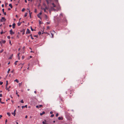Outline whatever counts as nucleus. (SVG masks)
I'll use <instances>...</instances> for the list:
<instances>
[{"label":"nucleus","mask_w":124,"mask_h":124,"mask_svg":"<svg viewBox=\"0 0 124 124\" xmlns=\"http://www.w3.org/2000/svg\"><path fill=\"white\" fill-rule=\"evenodd\" d=\"M52 7H51V10L52 11H55L56 9L54 8H56V6L55 5L54 3H52L51 4Z\"/></svg>","instance_id":"1"},{"label":"nucleus","mask_w":124,"mask_h":124,"mask_svg":"<svg viewBox=\"0 0 124 124\" xmlns=\"http://www.w3.org/2000/svg\"><path fill=\"white\" fill-rule=\"evenodd\" d=\"M10 34L12 35L15 34L14 32L13 31V30L12 29H11L10 31Z\"/></svg>","instance_id":"2"},{"label":"nucleus","mask_w":124,"mask_h":124,"mask_svg":"<svg viewBox=\"0 0 124 124\" xmlns=\"http://www.w3.org/2000/svg\"><path fill=\"white\" fill-rule=\"evenodd\" d=\"M6 20L5 19L4 17H2L1 19L0 20V21L2 22L5 21Z\"/></svg>","instance_id":"3"},{"label":"nucleus","mask_w":124,"mask_h":124,"mask_svg":"<svg viewBox=\"0 0 124 124\" xmlns=\"http://www.w3.org/2000/svg\"><path fill=\"white\" fill-rule=\"evenodd\" d=\"M30 30L28 29H27V31L26 32V33L27 34L28 33H30Z\"/></svg>","instance_id":"4"},{"label":"nucleus","mask_w":124,"mask_h":124,"mask_svg":"<svg viewBox=\"0 0 124 124\" xmlns=\"http://www.w3.org/2000/svg\"><path fill=\"white\" fill-rule=\"evenodd\" d=\"M16 109H15L13 113L12 112V115H13L14 116H15L16 115Z\"/></svg>","instance_id":"5"},{"label":"nucleus","mask_w":124,"mask_h":124,"mask_svg":"<svg viewBox=\"0 0 124 124\" xmlns=\"http://www.w3.org/2000/svg\"><path fill=\"white\" fill-rule=\"evenodd\" d=\"M21 31V32H23L22 34L23 35L25 33V30L24 29H23L22 31Z\"/></svg>","instance_id":"6"},{"label":"nucleus","mask_w":124,"mask_h":124,"mask_svg":"<svg viewBox=\"0 0 124 124\" xmlns=\"http://www.w3.org/2000/svg\"><path fill=\"white\" fill-rule=\"evenodd\" d=\"M42 14V13L40 12L38 14V16L39 18H40V16Z\"/></svg>","instance_id":"7"},{"label":"nucleus","mask_w":124,"mask_h":124,"mask_svg":"<svg viewBox=\"0 0 124 124\" xmlns=\"http://www.w3.org/2000/svg\"><path fill=\"white\" fill-rule=\"evenodd\" d=\"M42 105H40L39 106L37 105L36 106V108H39V107H42Z\"/></svg>","instance_id":"8"},{"label":"nucleus","mask_w":124,"mask_h":124,"mask_svg":"<svg viewBox=\"0 0 124 124\" xmlns=\"http://www.w3.org/2000/svg\"><path fill=\"white\" fill-rule=\"evenodd\" d=\"M15 24L14 23L12 24V28L13 29H14L15 27Z\"/></svg>","instance_id":"9"},{"label":"nucleus","mask_w":124,"mask_h":124,"mask_svg":"<svg viewBox=\"0 0 124 124\" xmlns=\"http://www.w3.org/2000/svg\"><path fill=\"white\" fill-rule=\"evenodd\" d=\"M20 53H19L18 54H17V57L19 60H20V57H19V55H20Z\"/></svg>","instance_id":"10"},{"label":"nucleus","mask_w":124,"mask_h":124,"mask_svg":"<svg viewBox=\"0 0 124 124\" xmlns=\"http://www.w3.org/2000/svg\"><path fill=\"white\" fill-rule=\"evenodd\" d=\"M45 112L44 111H43L42 113H40V116H42L43 114H45Z\"/></svg>","instance_id":"11"},{"label":"nucleus","mask_w":124,"mask_h":124,"mask_svg":"<svg viewBox=\"0 0 124 124\" xmlns=\"http://www.w3.org/2000/svg\"><path fill=\"white\" fill-rule=\"evenodd\" d=\"M27 105H26L25 106H22V108L23 109L24 108L26 107V108H27Z\"/></svg>","instance_id":"12"},{"label":"nucleus","mask_w":124,"mask_h":124,"mask_svg":"<svg viewBox=\"0 0 124 124\" xmlns=\"http://www.w3.org/2000/svg\"><path fill=\"white\" fill-rule=\"evenodd\" d=\"M58 119L59 120H62L63 119V118L62 117H58Z\"/></svg>","instance_id":"13"},{"label":"nucleus","mask_w":124,"mask_h":124,"mask_svg":"<svg viewBox=\"0 0 124 124\" xmlns=\"http://www.w3.org/2000/svg\"><path fill=\"white\" fill-rule=\"evenodd\" d=\"M42 9L43 10H44V12H47L46 11V10L45 9H44V8H42Z\"/></svg>","instance_id":"14"},{"label":"nucleus","mask_w":124,"mask_h":124,"mask_svg":"<svg viewBox=\"0 0 124 124\" xmlns=\"http://www.w3.org/2000/svg\"><path fill=\"white\" fill-rule=\"evenodd\" d=\"M21 23H20V22H19L18 23H17V25L18 26H20L21 24Z\"/></svg>","instance_id":"15"},{"label":"nucleus","mask_w":124,"mask_h":124,"mask_svg":"<svg viewBox=\"0 0 124 124\" xmlns=\"http://www.w3.org/2000/svg\"><path fill=\"white\" fill-rule=\"evenodd\" d=\"M45 18L46 19H47L48 18V17L46 15H45Z\"/></svg>","instance_id":"16"},{"label":"nucleus","mask_w":124,"mask_h":124,"mask_svg":"<svg viewBox=\"0 0 124 124\" xmlns=\"http://www.w3.org/2000/svg\"><path fill=\"white\" fill-rule=\"evenodd\" d=\"M9 6L10 8H12V4H9Z\"/></svg>","instance_id":"17"},{"label":"nucleus","mask_w":124,"mask_h":124,"mask_svg":"<svg viewBox=\"0 0 124 124\" xmlns=\"http://www.w3.org/2000/svg\"><path fill=\"white\" fill-rule=\"evenodd\" d=\"M8 84V81H6V86L7 87Z\"/></svg>","instance_id":"18"},{"label":"nucleus","mask_w":124,"mask_h":124,"mask_svg":"<svg viewBox=\"0 0 124 124\" xmlns=\"http://www.w3.org/2000/svg\"><path fill=\"white\" fill-rule=\"evenodd\" d=\"M17 83H18L19 82V81L17 79H16L15 80H14Z\"/></svg>","instance_id":"19"},{"label":"nucleus","mask_w":124,"mask_h":124,"mask_svg":"<svg viewBox=\"0 0 124 124\" xmlns=\"http://www.w3.org/2000/svg\"><path fill=\"white\" fill-rule=\"evenodd\" d=\"M6 41L5 40H4L2 41V43L3 44L5 43H6Z\"/></svg>","instance_id":"20"},{"label":"nucleus","mask_w":124,"mask_h":124,"mask_svg":"<svg viewBox=\"0 0 124 124\" xmlns=\"http://www.w3.org/2000/svg\"><path fill=\"white\" fill-rule=\"evenodd\" d=\"M18 62V61H16L15 62V65H17V62Z\"/></svg>","instance_id":"21"},{"label":"nucleus","mask_w":124,"mask_h":124,"mask_svg":"<svg viewBox=\"0 0 124 124\" xmlns=\"http://www.w3.org/2000/svg\"><path fill=\"white\" fill-rule=\"evenodd\" d=\"M27 13H25V15H24V17H26V16H27Z\"/></svg>","instance_id":"22"},{"label":"nucleus","mask_w":124,"mask_h":124,"mask_svg":"<svg viewBox=\"0 0 124 124\" xmlns=\"http://www.w3.org/2000/svg\"><path fill=\"white\" fill-rule=\"evenodd\" d=\"M7 115H8L9 116H10V113L9 112H8L7 113Z\"/></svg>","instance_id":"23"},{"label":"nucleus","mask_w":124,"mask_h":124,"mask_svg":"<svg viewBox=\"0 0 124 124\" xmlns=\"http://www.w3.org/2000/svg\"><path fill=\"white\" fill-rule=\"evenodd\" d=\"M13 55V54H12L9 57V59H12V57Z\"/></svg>","instance_id":"24"},{"label":"nucleus","mask_w":124,"mask_h":124,"mask_svg":"<svg viewBox=\"0 0 124 124\" xmlns=\"http://www.w3.org/2000/svg\"><path fill=\"white\" fill-rule=\"evenodd\" d=\"M10 70V69H9L8 70V71L7 72V73H8V74L9 73Z\"/></svg>","instance_id":"25"},{"label":"nucleus","mask_w":124,"mask_h":124,"mask_svg":"<svg viewBox=\"0 0 124 124\" xmlns=\"http://www.w3.org/2000/svg\"><path fill=\"white\" fill-rule=\"evenodd\" d=\"M31 29L32 31H34V30L31 27Z\"/></svg>","instance_id":"26"},{"label":"nucleus","mask_w":124,"mask_h":124,"mask_svg":"<svg viewBox=\"0 0 124 124\" xmlns=\"http://www.w3.org/2000/svg\"><path fill=\"white\" fill-rule=\"evenodd\" d=\"M38 34L39 35H40L41 34V32L40 31H39L38 32Z\"/></svg>","instance_id":"27"},{"label":"nucleus","mask_w":124,"mask_h":124,"mask_svg":"<svg viewBox=\"0 0 124 124\" xmlns=\"http://www.w3.org/2000/svg\"><path fill=\"white\" fill-rule=\"evenodd\" d=\"M22 85V83H20L19 84V85L20 86Z\"/></svg>","instance_id":"28"},{"label":"nucleus","mask_w":124,"mask_h":124,"mask_svg":"<svg viewBox=\"0 0 124 124\" xmlns=\"http://www.w3.org/2000/svg\"><path fill=\"white\" fill-rule=\"evenodd\" d=\"M52 35V38H53L54 37V34H53L52 33H51Z\"/></svg>","instance_id":"29"},{"label":"nucleus","mask_w":124,"mask_h":124,"mask_svg":"<svg viewBox=\"0 0 124 124\" xmlns=\"http://www.w3.org/2000/svg\"><path fill=\"white\" fill-rule=\"evenodd\" d=\"M25 10V9L24 8H23L22 10V12H24Z\"/></svg>","instance_id":"30"},{"label":"nucleus","mask_w":124,"mask_h":124,"mask_svg":"<svg viewBox=\"0 0 124 124\" xmlns=\"http://www.w3.org/2000/svg\"><path fill=\"white\" fill-rule=\"evenodd\" d=\"M7 37L8 39H10V36H8Z\"/></svg>","instance_id":"31"},{"label":"nucleus","mask_w":124,"mask_h":124,"mask_svg":"<svg viewBox=\"0 0 124 124\" xmlns=\"http://www.w3.org/2000/svg\"><path fill=\"white\" fill-rule=\"evenodd\" d=\"M21 102L22 103H24V102L23 101V100H22L21 101Z\"/></svg>","instance_id":"32"},{"label":"nucleus","mask_w":124,"mask_h":124,"mask_svg":"<svg viewBox=\"0 0 124 124\" xmlns=\"http://www.w3.org/2000/svg\"><path fill=\"white\" fill-rule=\"evenodd\" d=\"M3 83V82H0V85H2Z\"/></svg>","instance_id":"33"},{"label":"nucleus","mask_w":124,"mask_h":124,"mask_svg":"<svg viewBox=\"0 0 124 124\" xmlns=\"http://www.w3.org/2000/svg\"><path fill=\"white\" fill-rule=\"evenodd\" d=\"M3 30H2V31L1 32L0 34H3Z\"/></svg>","instance_id":"34"},{"label":"nucleus","mask_w":124,"mask_h":124,"mask_svg":"<svg viewBox=\"0 0 124 124\" xmlns=\"http://www.w3.org/2000/svg\"><path fill=\"white\" fill-rule=\"evenodd\" d=\"M60 17H62L63 16L62 14H60Z\"/></svg>","instance_id":"35"},{"label":"nucleus","mask_w":124,"mask_h":124,"mask_svg":"<svg viewBox=\"0 0 124 124\" xmlns=\"http://www.w3.org/2000/svg\"><path fill=\"white\" fill-rule=\"evenodd\" d=\"M44 9H45L46 10H47L48 9V8L47 7H46Z\"/></svg>","instance_id":"36"},{"label":"nucleus","mask_w":124,"mask_h":124,"mask_svg":"<svg viewBox=\"0 0 124 124\" xmlns=\"http://www.w3.org/2000/svg\"><path fill=\"white\" fill-rule=\"evenodd\" d=\"M54 116V115H53V114H52V115L51 116H51V117H53Z\"/></svg>","instance_id":"37"},{"label":"nucleus","mask_w":124,"mask_h":124,"mask_svg":"<svg viewBox=\"0 0 124 124\" xmlns=\"http://www.w3.org/2000/svg\"><path fill=\"white\" fill-rule=\"evenodd\" d=\"M54 1L56 2V3H58V0H54Z\"/></svg>","instance_id":"38"},{"label":"nucleus","mask_w":124,"mask_h":124,"mask_svg":"<svg viewBox=\"0 0 124 124\" xmlns=\"http://www.w3.org/2000/svg\"><path fill=\"white\" fill-rule=\"evenodd\" d=\"M37 12V10L36 9H35V11H34V12H35V13H36Z\"/></svg>","instance_id":"39"},{"label":"nucleus","mask_w":124,"mask_h":124,"mask_svg":"<svg viewBox=\"0 0 124 124\" xmlns=\"http://www.w3.org/2000/svg\"><path fill=\"white\" fill-rule=\"evenodd\" d=\"M8 121V120L7 119H6V120H5V123L6 124L7 123V122Z\"/></svg>","instance_id":"40"},{"label":"nucleus","mask_w":124,"mask_h":124,"mask_svg":"<svg viewBox=\"0 0 124 124\" xmlns=\"http://www.w3.org/2000/svg\"><path fill=\"white\" fill-rule=\"evenodd\" d=\"M24 56H22V58L23 59H24Z\"/></svg>","instance_id":"41"},{"label":"nucleus","mask_w":124,"mask_h":124,"mask_svg":"<svg viewBox=\"0 0 124 124\" xmlns=\"http://www.w3.org/2000/svg\"><path fill=\"white\" fill-rule=\"evenodd\" d=\"M58 115V113H57L56 115V116H57Z\"/></svg>","instance_id":"42"},{"label":"nucleus","mask_w":124,"mask_h":124,"mask_svg":"<svg viewBox=\"0 0 124 124\" xmlns=\"http://www.w3.org/2000/svg\"><path fill=\"white\" fill-rule=\"evenodd\" d=\"M4 9L3 8V9H2V12H3V13L4 12Z\"/></svg>","instance_id":"43"},{"label":"nucleus","mask_w":124,"mask_h":124,"mask_svg":"<svg viewBox=\"0 0 124 124\" xmlns=\"http://www.w3.org/2000/svg\"><path fill=\"white\" fill-rule=\"evenodd\" d=\"M3 13L5 15H6V13L5 12H3Z\"/></svg>","instance_id":"44"},{"label":"nucleus","mask_w":124,"mask_h":124,"mask_svg":"<svg viewBox=\"0 0 124 124\" xmlns=\"http://www.w3.org/2000/svg\"><path fill=\"white\" fill-rule=\"evenodd\" d=\"M53 113V112L52 111H51L50 112V113L51 114H52Z\"/></svg>","instance_id":"45"},{"label":"nucleus","mask_w":124,"mask_h":124,"mask_svg":"<svg viewBox=\"0 0 124 124\" xmlns=\"http://www.w3.org/2000/svg\"><path fill=\"white\" fill-rule=\"evenodd\" d=\"M29 14H30H30H31V13H31V12H30V10H29Z\"/></svg>","instance_id":"46"},{"label":"nucleus","mask_w":124,"mask_h":124,"mask_svg":"<svg viewBox=\"0 0 124 124\" xmlns=\"http://www.w3.org/2000/svg\"><path fill=\"white\" fill-rule=\"evenodd\" d=\"M6 89L7 90H8V88H7V87H6Z\"/></svg>","instance_id":"47"},{"label":"nucleus","mask_w":124,"mask_h":124,"mask_svg":"<svg viewBox=\"0 0 124 124\" xmlns=\"http://www.w3.org/2000/svg\"><path fill=\"white\" fill-rule=\"evenodd\" d=\"M42 123H43V124H46V123L44 121H43L42 122Z\"/></svg>","instance_id":"48"},{"label":"nucleus","mask_w":124,"mask_h":124,"mask_svg":"<svg viewBox=\"0 0 124 124\" xmlns=\"http://www.w3.org/2000/svg\"><path fill=\"white\" fill-rule=\"evenodd\" d=\"M31 39H34V38L32 37V36H31Z\"/></svg>","instance_id":"49"},{"label":"nucleus","mask_w":124,"mask_h":124,"mask_svg":"<svg viewBox=\"0 0 124 124\" xmlns=\"http://www.w3.org/2000/svg\"><path fill=\"white\" fill-rule=\"evenodd\" d=\"M18 92H17V90H16V94H18Z\"/></svg>","instance_id":"50"},{"label":"nucleus","mask_w":124,"mask_h":124,"mask_svg":"<svg viewBox=\"0 0 124 124\" xmlns=\"http://www.w3.org/2000/svg\"><path fill=\"white\" fill-rule=\"evenodd\" d=\"M2 7L3 8L4 7V4H2L1 5Z\"/></svg>","instance_id":"51"},{"label":"nucleus","mask_w":124,"mask_h":124,"mask_svg":"<svg viewBox=\"0 0 124 124\" xmlns=\"http://www.w3.org/2000/svg\"><path fill=\"white\" fill-rule=\"evenodd\" d=\"M2 94H0V97H2Z\"/></svg>","instance_id":"52"},{"label":"nucleus","mask_w":124,"mask_h":124,"mask_svg":"<svg viewBox=\"0 0 124 124\" xmlns=\"http://www.w3.org/2000/svg\"><path fill=\"white\" fill-rule=\"evenodd\" d=\"M0 103H2V104H4V102H2L1 101V102H0Z\"/></svg>","instance_id":"53"},{"label":"nucleus","mask_w":124,"mask_h":124,"mask_svg":"<svg viewBox=\"0 0 124 124\" xmlns=\"http://www.w3.org/2000/svg\"><path fill=\"white\" fill-rule=\"evenodd\" d=\"M2 117V116L1 115H0V118H1Z\"/></svg>","instance_id":"54"},{"label":"nucleus","mask_w":124,"mask_h":124,"mask_svg":"<svg viewBox=\"0 0 124 124\" xmlns=\"http://www.w3.org/2000/svg\"><path fill=\"white\" fill-rule=\"evenodd\" d=\"M27 116L26 115V116H25V118H27Z\"/></svg>","instance_id":"55"},{"label":"nucleus","mask_w":124,"mask_h":124,"mask_svg":"<svg viewBox=\"0 0 124 124\" xmlns=\"http://www.w3.org/2000/svg\"><path fill=\"white\" fill-rule=\"evenodd\" d=\"M11 10V9H10V8H8V10Z\"/></svg>","instance_id":"56"},{"label":"nucleus","mask_w":124,"mask_h":124,"mask_svg":"<svg viewBox=\"0 0 124 124\" xmlns=\"http://www.w3.org/2000/svg\"><path fill=\"white\" fill-rule=\"evenodd\" d=\"M9 26L10 27H11V26H12V25H9Z\"/></svg>","instance_id":"57"},{"label":"nucleus","mask_w":124,"mask_h":124,"mask_svg":"<svg viewBox=\"0 0 124 124\" xmlns=\"http://www.w3.org/2000/svg\"><path fill=\"white\" fill-rule=\"evenodd\" d=\"M25 2L26 3H27V1L26 0H25Z\"/></svg>","instance_id":"58"},{"label":"nucleus","mask_w":124,"mask_h":124,"mask_svg":"<svg viewBox=\"0 0 124 124\" xmlns=\"http://www.w3.org/2000/svg\"><path fill=\"white\" fill-rule=\"evenodd\" d=\"M1 98H0V102H1Z\"/></svg>","instance_id":"59"},{"label":"nucleus","mask_w":124,"mask_h":124,"mask_svg":"<svg viewBox=\"0 0 124 124\" xmlns=\"http://www.w3.org/2000/svg\"><path fill=\"white\" fill-rule=\"evenodd\" d=\"M47 29H49V26H48L47 27Z\"/></svg>","instance_id":"60"},{"label":"nucleus","mask_w":124,"mask_h":124,"mask_svg":"<svg viewBox=\"0 0 124 124\" xmlns=\"http://www.w3.org/2000/svg\"><path fill=\"white\" fill-rule=\"evenodd\" d=\"M17 96H18V97H19V94H17Z\"/></svg>","instance_id":"61"},{"label":"nucleus","mask_w":124,"mask_h":124,"mask_svg":"<svg viewBox=\"0 0 124 124\" xmlns=\"http://www.w3.org/2000/svg\"><path fill=\"white\" fill-rule=\"evenodd\" d=\"M30 58H32V56H30Z\"/></svg>","instance_id":"62"},{"label":"nucleus","mask_w":124,"mask_h":124,"mask_svg":"<svg viewBox=\"0 0 124 124\" xmlns=\"http://www.w3.org/2000/svg\"><path fill=\"white\" fill-rule=\"evenodd\" d=\"M69 120H71H71H72V119L71 118H70V119Z\"/></svg>","instance_id":"63"},{"label":"nucleus","mask_w":124,"mask_h":124,"mask_svg":"<svg viewBox=\"0 0 124 124\" xmlns=\"http://www.w3.org/2000/svg\"><path fill=\"white\" fill-rule=\"evenodd\" d=\"M16 124H18V123L17 122H16Z\"/></svg>","instance_id":"64"}]
</instances>
